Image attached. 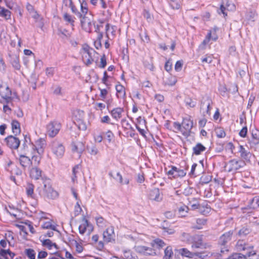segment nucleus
I'll return each instance as SVG.
<instances>
[{"label":"nucleus","instance_id":"nucleus-37","mask_svg":"<svg viewBox=\"0 0 259 259\" xmlns=\"http://www.w3.org/2000/svg\"><path fill=\"white\" fill-rule=\"evenodd\" d=\"M96 221L97 226L101 229L106 227L108 225V222L102 217H97Z\"/></svg>","mask_w":259,"mask_h":259},{"label":"nucleus","instance_id":"nucleus-12","mask_svg":"<svg viewBox=\"0 0 259 259\" xmlns=\"http://www.w3.org/2000/svg\"><path fill=\"white\" fill-rule=\"evenodd\" d=\"M167 174L174 178L184 177L186 175V169L172 166L171 169L167 171Z\"/></svg>","mask_w":259,"mask_h":259},{"label":"nucleus","instance_id":"nucleus-23","mask_svg":"<svg viewBox=\"0 0 259 259\" xmlns=\"http://www.w3.org/2000/svg\"><path fill=\"white\" fill-rule=\"evenodd\" d=\"M42 154L37 153L36 152H32V156L30 164L32 166H37L39 165L41 159Z\"/></svg>","mask_w":259,"mask_h":259},{"label":"nucleus","instance_id":"nucleus-28","mask_svg":"<svg viewBox=\"0 0 259 259\" xmlns=\"http://www.w3.org/2000/svg\"><path fill=\"white\" fill-rule=\"evenodd\" d=\"M207 220L205 218H197L196 219V224L193 226L195 229H202L207 225Z\"/></svg>","mask_w":259,"mask_h":259},{"label":"nucleus","instance_id":"nucleus-33","mask_svg":"<svg viewBox=\"0 0 259 259\" xmlns=\"http://www.w3.org/2000/svg\"><path fill=\"white\" fill-rule=\"evenodd\" d=\"M12 130L14 134L16 136L20 134L21 132L19 122L16 120H13L11 122Z\"/></svg>","mask_w":259,"mask_h":259},{"label":"nucleus","instance_id":"nucleus-35","mask_svg":"<svg viewBox=\"0 0 259 259\" xmlns=\"http://www.w3.org/2000/svg\"><path fill=\"white\" fill-rule=\"evenodd\" d=\"M195 202L194 203H192V204H191V202H190L191 207L194 210V209H199L200 212L203 214H205L206 213H207L209 212V211L210 210V207H206V209L202 211L201 209L200 205L198 203V202L196 201V200L195 199Z\"/></svg>","mask_w":259,"mask_h":259},{"label":"nucleus","instance_id":"nucleus-21","mask_svg":"<svg viewBox=\"0 0 259 259\" xmlns=\"http://www.w3.org/2000/svg\"><path fill=\"white\" fill-rule=\"evenodd\" d=\"M233 235L232 231L227 232L223 234L219 239V243L221 245H225L227 243L231 240Z\"/></svg>","mask_w":259,"mask_h":259},{"label":"nucleus","instance_id":"nucleus-20","mask_svg":"<svg viewBox=\"0 0 259 259\" xmlns=\"http://www.w3.org/2000/svg\"><path fill=\"white\" fill-rule=\"evenodd\" d=\"M235 248L236 250L241 251L252 249L253 248V246L249 245L243 240H239L236 243Z\"/></svg>","mask_w":259,"mask_h":259},{"label":"nucleus","instance_id":"nucleus-64","mask_svg":"<svg viewBox=\"0 0 259 259\" xmlns=\"http://www.w3.org/2000/svg\"><path fill=\"white\" fill-rule=\"evenodd\" d=\"M183 61L179 60L177 61L175 66V69L176 71H180L181 70L182 66H183Z\"/></svg>","mask_w":259,"mask_h":259},{"label":"nucleus","instance_id":"nucleus-5","mask_svg":"<svg viewBox=\"0 0 259 259\" xmlns=\"http://www.w3.org/2000/svg\"><path fill=\"white\" fill-rule=\"evenodd\" d=\"M39 195L49 199H55L58 196V192L54 190L49 181L44 183V188L42 191L39 192Z\"/></svg>","mask_w":259,"mask_h":259},{"label":"nucleus","instance_id":"nucleus-47","mask_svg":"<svg viewBox=\"0 0 259 259\" xmlns=\"http://www.w3.org/2000/svg\"><path fill=\"white\" fill-rule=\"evenodd\" d=\"M189 208L188 206L186 205H183L181 206L179 208V215L181 217H185L187 215L188 211Z\"/></svg>","mask_w":259,"mask_h":259},{"label":"nucleus","instance_id":"nucleus-51","mask_svg":"<svg viewBox=\"0 0 259 259\" xmlns=\"http://www.w3.org/2000/svg\"><path fill=\"white\" fill-rule=\"evenodd\" d=\"M63 18L65 21L70 23L72 26H74V18L72 17L70 14L66 13L63 15Z\"/></svg>","mask_w":259,"mask_h":259},{"label":"nucleus","instance_id":"nucleus-53","mask_svg":"<svg viewBox=\"0 0 259 259\" xmlns=\"http://www.w3.org/2000/svg\"><path fill=\"white\" fill-rule=\"evenodd\" d=\"M185 103L188 108H193L196 105V102L193 101L191 98L187 97L185 99Z\"/></svg>","mask_w":259,"mask_h":259},{"label":"nucleus","instance_id":"nucleus-6","mask_svg":"<svg viewBox=\"0 0 259 259\" xmlns=\"http://www.w3.org/2000/svg\"><path fill=\"white\" fill-rule=\"evenodd\" d=\"M52 152L57 157H62L65 152V148L62 143L58 141L54 140L52 142L51 145Z\"/></svg>","mask_w":259,"mask_h":259},{"label":"nucleus","instance_id":"nucleus-58","mask_svg":"<svg viewBox=\"0 0 259 259\" xmlns=\"http://www.w3.org/2000/svg\"><path fill=\"white\" fill-rule=\"evenodd\" d=\"M219 91L222 96H225L228 90L225 84H222L220 85L219 88Z\"/></svg>","mask_w":259,"mask_h":259},{"label":"nucleus","instance_id":"nucleus-45","mask_svg":"<svg viewBox=\"0 0 259 259\" xmlns=\"http://www.w3.org/2000/svg\"><path fill=\"white\" fill-rule=\"evenodd\" d=\"M103 36V33H99L98 34L97 39L94 41V46L97 49H99L102 47L101 40Z\"/></svg>","mask_w":259,"mask_h":259},{"label":"nucleus","instance_id":"nucleus-44","mask_svg":"<svg viewBox=\"0 0 259 259\" xmlns=\"http://www.w3.org/2000/svg\"><path fill=\"white\" fill-rule=\"evenodd\" d=\"M152 244L153 247L157 248H160L165 245L163 240L158 238L154 240Z\"/></svg>","mask_w":259,"mask_h":259},{"label":"nucleus","instance_id":"nucleus-59","mask_svg":"<svg viewBox=\"0 0 259 259\" xmlns=\"http://www.w3.org/2000/svg\"><path fill=\"white\" fill-rule=\"evenodd\" d=\"M230 7V5H228V7ZM227 10H229V8H227L223 5H221L220 9L218 11V13L219 14H221V13L223 14L224 16L225 17L227 15V12H226Z\"/></svg>","mask_w":259,"mask_h":259},{"label":"nucleus","instance_id":"nucleus-31","mask_svg":"<svg viewBox=\"0 0 259 259\" xmlns=\"http://www.w3.org/2000/svg\"><path fill=\"white\" fill-rule=\"evenodd\" d=\"M206 150L205 147H204L201 143H197L193 148V154L198 155H200L202 152H204Z\"/></svg>","mask_w":259,"mask_h":259},{"label":"nucleus","instance_id":"nucleus-2","mask_svg":"<svg viewBox=\"0 0 259 259\" xmlns=\"http://www.w3.org/2000/svg\"><path fill=\"white\" fill-rule=\"evenodd\" d=\"M179 252L183 256L194 259H205L210 257L213 255V253L212 252L208 251L192 252L186 248L180 249L179 250Z\"/></svg>","mask_w":259,"mask_h":259},{"label":"nucleus","instance_id":"nucleus-16","mask_svg":"<svg viewBox=\"0 0 259 259\" xmlns=\"http://www.w3.org/2000/svg\"><path fill=\"white\" fill-rule=\"evenodd\" d=\"M148 197L150 200L160 202L162 200L163 195L158 188H154L149 191Z\"/></svg>","mask_w":259,"mask_h":259},{"label":"nucleus","instance_id":"nucleus-9","mask_svg":"<svg viewBox=\"0 0 259 259\" xmlns=\"http://www.w3.org/2000/svg\"><path fill=\"white\" fill-rule=\"evenodd\" d=\"M80 19L82 29L87 32H90L92 30L93 25H94L93 16L89 14V15L84 16Z\"/></svg>","mask_w":259,"mask_h":259},{"label":"nucleus","instance_id":"nucleus-40","mask_svg":"<svg viewBox=\"0 0 259 259\" xmlns=\"http://www.w3.org/2000/svg\"><path fill=\"white\" fill-rule=\"evenodd\" d=\"M251 231L250 228L245 226L242 227L238 232V235L240 237H244L249 234Z\"/></svg>","mask_w":259,"mask_h":259},{"label":"nucleus","instance_id":"nucleus-34","mask_svg":"<svg viewBox=\"0 0 259 259\" xmlns=\"http://www.w3.org/2000/svg\"><path fill=\"white\" fill-rule=\"evenodd\" d=\"M116 29L115 27L113 25H110L109 24L107 23L106 25V36L110 38V35L113 36L115 34Z\"/></svg>","mask_w":259,"mask_h":259},{"label":"nucleus","instance_id":"nucleus-32","mask_svg":"<svg viewBox=\"0 0 259 259\" xmlns=\"http://www.w3.org/2000/svg\"><path fill=\"white\" fill-rule=\"evenodd\" d=\"M34 186L31 183H28L25 187L26 194L28 197L35 199V196L34 194Z\"/></svg>","mask_w":259,"mask_h":259},{"label":"nucleus","instance_id":"nucleus-14","mask_svg":"<svg viewBox=\"0 0 259 259\" xmlns=\"http://www.w3.org/2000/svg\"><path fill=\"white\" fill-rule=\"evenodd\" d=\"M212 102L211 98L207 96H204L202 98L201 103V109L205 110L206 113L210 114V111L211 109L210 105L212 104Z\"/></svg>","mask_w":259,"mask_h":259},{"label":"nucleus","instance_id":"nucleus-13","mask_svg":"<svg viewBox=\"0 0 259 259\" xmlns=\"http://www.w3.org/2000/svg\"><path fill=\"white\" fill-rule=\"evenodd\" d=\"M245 162L242 160L232 159L229 161L228 165L229 166V171H235L244 167Z\"/></svg>","mask_w":259,"mask_h":259},{"label":"nucleus","instance_id":"nucleus-42","mask_svg":"<svg viewBox=\"0 0 259 259\" xmlns=\"http://www.w3.org/2000/svg\"><path fill=\"white\" fill-rule=\"evenodd\" d=\"M113 178L117 182H118L120 184H125L127 185L129 183V180L127 179H124L123 180L122 179V177L121 174L119 172H118L116 174V176L114 177Z\"/></svg>","mask_w":259,"mask_h":259},{"label":"nucleus","instance_id":"nucleus-50","mask_svg":"<svg viewBox=\"0 0 259 259\" xmlns=\"http://www.w3.org/2000/svg\"><path fill=\"white\" fill-rule=\"evenodd\" d=\"M24 252L29 259H35V252L33 249H26Z\"/></svg>","mask_w":259,"mask_h":259},{"label":"nucleus","instance_id":"nucleus-19","mask_svg":"<svg viewBox=\"0 0 259 259\" xmlns=\"http://www.w3.org/2000/svg\"><path fill=\"white\" fill-rule=\"evenodd\" d=\"M10 62L13 67L16 70H20L21 65L19 61V56L15 54H11L9 55Z\"/></svg>","mask_w":259,"mask_h":259},{"label":"nucleus","instance_id":"nucleus-39","mask_svg":"<svg viewBox=\"0 0 259 259\" xmlns=\"http://www.w3.org/2000/svg\"><path fill=\"white\" fill-rule=\"evenodd\" d=\"M0 9V17L4 18L6 20L11 19V12L9 10L1 7Z\"/></svg>","mask_w":259,"mask_h":259},{"label":"nucleus","instance_id":"nucleus-10","mask_svg":"<svg viewBox=\"0 0 259 259\" xmlns=\"http://www.w3.org/2000/svg\"><path fill=\"white\" fill-rule=\"evenodd\" d=\"M61 127V124L57 121H53L49 123L47 127V134L50 137L56 136Z\"/></svg>","mask_w":259,"mask_h":259},{"label":"nucleus","instance_id":"nucleus-56","mask_svg":"<svg viewBox=\"0 0 259 259\" xmlns=\"http://www.w3.org/2000/svg\"><path fill=\"white\" fill-rule=\"evenodd\" d=\"M213 60V57L211 55H206L204 58L201 59L202 62L211 63Z\"/></svg>","mask_w":259,"mask_h":259},{"label":"nucleus","instance_id":"nucleus-49","mask_svg":"<svg viewBox=\"0 0 259 259\" xmlns=\"http://www.w3.org/2000/svg\"><path fill=\"white\" fill-rule=\"evenodd\" d=\"M41 226L44 229H50L53 231H57L56 226L52 224L51 221L44 222Z\"/></svg>","mask_w":259,"mask_h":259},{"label":"nucleus","instance_id":"nucleus-7","mask_svg":"<svg viewBox=\"0 0 259 259\" xmlns=\"http://www.w3.org/2000/svg\"><path fill=\"white\" fill-rule=\"evenodd\" d=\"M95 53L96 52L94 50L90 48L88 46L83 48L81 53L83 61L86 65H89L93 62L94 59L92 57V55L95 54Z\"/></svg>","mask_w":259,"mask_h":259},{"label":"nucleus","instance_id":"nucleus-43","mask_svg":"<svg viewBox=\"0 0 259 259\" xmlns=\"http://www.w3.org/2000/svg\"><path fill=\"white\" fill-rule=\"evenodd\" d=\"M80 10H81V12L80 13H81V18L82 17H83L84 16L89 15V14H88V5H87V3L84 1L81 3Z\"/></svg>","mask_w":259,"mask_h":259},{"label":"nucleus","instance_id":"nucleus-30","mask_svg":"<svg viewBox=\"0 0 259 259\" xmlns=\"http://www.w3.org/2000/svg\"><path fill=\"white\" fill-rule=\"evenodd\" d=\"M42 245L47 247L49 249H52L53 248H55V252H54V254L57 253V250L58 249V247L57 245L55 243H53L50 239H45L42 242Z\"/></svg>","mask_w":259,"mask_h":259},{"label":"nucleus","instance_id":"nucleus-8","mask_svg":"<svg viewBox=\"0 0 259 259\" xmlns=\"http://www.w3.org/2000/svg\"><path fill=\"white\" fill-rule=\"evenodd\" d=\"M78 229L80 234H86L87 235H90L93 231L94 227L85 218L83 217L81 224L78 227Z\"/></svg>","mask_w":259,"mask_h":259},{"label":"nucleus","instance_id":"nucleus-17","mask_svg":"<svg viewBox=\"0 0 259 259\" xmlns=\"http://www.w3.org/2000/svg\"><path fill=\"white\" fill-rule=\"evenodd\" d=\"M45 146V140L43 139H39L35 142V144L34 145H31V147L33 151L43 154Z\"/></svg>","mask_w":259,"mask_h":259},{"label":"nucleus","instance_id":"nucleus-60","mask_svg":"<svg viewBox=\"0 0 259 259\" xmlns=\"http://www.w3.org/2000/svg\"><path fill=\"white\" fill-rule=\"evenodd\" d=\"M216 134L217 137L221 138H224L226 136L225 131L221 128H219L216 130Z\"/></svg>","mask_w":259,"mask_h":259},{"label":"nucleus","instance_id":"nucleus-22","mask_svg":"<svg viewBox=\"0 0 259 259\" xmlns=\"http://www.w3.org/2000/svg\"><path fill=\"white\" fill-rule=\"evenodd\" d=\"M138 251L144 255H153L156 254V252L154 249L146 246L138 247Z\"/></svg>","mask_w":259,"mask_h":259},{"label":"nucleus","instance_id":"nucleus-24","mask_svg":"<svg viewBox=\"0 0 259 259\" xmlns=\"http://www.w3.org/2000/svg\"><path fill=\"white\" fill-rule=\"evenodd\" d=\"M19 161L21 166L25 169L30 165L31 159L25 155L20 154L19 157Z\"/></svg>","mask_w":259,"mask_h":259},{"label":"nucleus","instance_id":"nucleus-55","mask_svg":"<svg viewBox=\"0 0 259 259\" xmlns=\"http://www.w3.org/2000/svg\"><path fill=\"white\" fill-rule=\"evenodd\" d=\"M70 6L72 11V12L75 14L78 18H81V13L78 11L76 7L73 5L72 2H70Z\"/></svg>","mask_w":259,"mask_h":259},{"label":"nucleus","instance_id":"nucleus-57","mask_svg":"<svg viewBox=\"0 0 259 259\" xmlns=\"http://www.w3.org/2000/svg\"><path fill=\"white\" fill-rule=\"evenodd\" d=\"M16 165L12 161H10L6 165L5 169L7 171H9L11 174H12L13 171V166Z\"/></svg>","mask_w":259,"mask_h":259},{"label":"nucleus","instance_id":"nucleus-48","mask_svg":"<svg viewBox=\"0 0 259 259\" xmlns=\"http://www.w3.org/2000/svg\"><path fill=\"white\" fill-rule=\"evenodd\" d=\"M87 149L88 152L92 155H96L99 152L97 146L94 145H92V146H88Z\"/></svg>","mask_w":259,"mask_h":259},{"label":"nucleus","instance_id":"nucleus-3","mask_svg":"<svg viewBox=\"0 0 259 259\" xmlns=\"http://www.w3.org/2000/svg\"><path fill=\"white\" fill-rule=\"evenodd\" d=\"M0 96L5 100L6 103H11V105H12V100L15 98H17L16 94L15 93L12 94L8 85L4 82L0 83Z\"/></svg>","mask_w":259,"mask_h":259},{"label":"nucleus","instance_id":"nucleus-1","mask_svg":"<svg viewBox=\"0 0 259 259\" xmlns=\"http://www.w3.org/2000/svg\"><path fill=\"white\" fill-rule=\"evenodd\" d=\"M193 125V121L189 117L184 118L181 123L178 122H175L173 125L176 130L180 132L185 137H188L190 135Z\"/></svg>","mask_w":259,"mask_h":259},{"label":"nucleus","instance_id":"nucleus-25","mask_svg":"<svg viewBox=\"0 0 259 259\" xmlns=\"http://www.w3.org/2000/svg\"><path fill=\"white\" fill-rule=\"evenodd\" d=\"M239 152L240 154V157L247 161L250 160L251 157V153L246 150L243 146L240 145L239 147Z\"/></svg>","mask_w":259,"mask_h":259},{"label":"nucleus","instance_id":"nucleus-62","mask_svg":"<svg viewBox=\"0 0 259 259\" xmlns=\"http://www.w3.org/2000/svg\"><path fill=\"white\" fill-rule=\"evenodd\" d=\"M74 245H75L76 250L77 252L80 253L83 250V247L77 241L73 240Z\"/></svg>","mask_w":259,"mask_h":259},{"label":"nucleus","instance_id":"nucleus-18","mask_svg":"<svg viewBox=\"0 0 259 259\" xmlns=\"http://www.w3.org/2000/svg\"><path fill=\"white\" fill-rule=\"evenodd\" d=\"M41 170L37 166H33L29 170V175L32 179H39L41 177Z\"/></svg>","mask_w":259,"mask_h":259},{"label":"nucleus","instance_id":"nucleus-29","mask_svg":"<svg viewBox=\"0 0 259 259\" xmlns=\"http://www.w3.org/2000/svg\"><path fill=\"white\" fill-rule=\"evenodd\" d=\"M116 96L118 99H123L125 97L126 93L124 87L120 84H117L115 87Z\"/></svg>","mask_w":259,"mask_h":259},{"label":"nucleus","instance_id":"nucleus-54","mask_svg":"<svg viewBox=\"0 0 259 259\" xmlns=\"http://www.w3.org/2000/svg\"><path fill=\"white\" fill-rule=\"evenodd\" d=\"M247 259L246 256L241 253H235L229 256L227 259Z\"/></svg>","mask_w":259,"mask_h":259},{"label":"nucleus","instance_id":"nucleus-52","mask_svg":"<svg viewBox=\"0 0 259 259\" xmlns=\"http://www.w3.org/2000/svg\"><path fill=\"white\" fill-rule=\"evenodd\" d=\"M252 249L247 250V252L246 255H245L247 257V259H257V256L256 252Z\"/></svg>","mask_w":259,"mask_h":259},{"label":"nucleus","instance_id":"nucleus-26","mask_svg":"<svg viewBox=\"0 0 259 259\" xmlns=\"http://www.w3.org/2000/svg\"><path fill=\"white\" fill-rule=\"evenodd\" d=\"M123 112V109L121 107H117L113 109L110 113L113 118L116 120H118L122 117V113Z\"/></svg>","mask_w":259,"mask_h":259},{"label":"nucleus","instance_id":"nucleus-41","mask_svg":"<svg viewBox=\"0 0 259 259\" xmlns=\"http://www.w3.org/2000/svg\"><path fill=\"white\" fill-rule=\"evenodd\" d=\"M80 170V165L79 164L76 165L72 169V176L71 177L72 181L73 183L77 182V175L79 173Z\"/></svg>","mask_w":259,"mask_h":259},{"label":"nucleus","instance_id":"nucleus-27","mask_svg":"<svg viewBox=\"0 0 259 259\" xmlns=\"http://www.w3.org/2000/svg\"><path fill=\"white\" fill-rule=\"evenodd\" d=\"M72 150L73 152L81 154L84 150V144L79 141L73 142L72 144Z\"/></svg>","mask_w":259,"mask_h":259},{"label":"nucleus","instance_id":"nucleus-61","mask_svg":"<svg viewBox=\"0 0 259 259\" xmlns=\"http://www.w3.org/2000/svg\"><path fill=\"white\" fill-rule=\"evenodd\" d=\"M163 233L165 235V234L168 235H171L174 233L175 230L173 229L169 228L167 227H162Z\"/></svg>","mask_w":259,"mask_h":259},{"label":"nucleus","instance_id":"nucleus-15","mask_svg":"<svg viewBox=\"0 0 259 259\" xmlns=\"http://www.w3.org/2000/svg\"><path fill=\"white\" fill-rule=\"evenodd\" d=\"M103 239L105 242H110L115 239L114 228L112 226L108 227L103 234Z\"/></svg>","mask_w":259,"mask_h":259},{"label":"nucleus","instance_id":"nucleus-36","mask_svg":"<svg viewBox=\"0 0 259 259\" xmlns=\"http://www.w3.org/2000/svg\"><path fill=\"white\" fill-rule=\"evenodd\" d=\"M177 81L176 76L171 75H169L167 77H165L164 80L165 84L169 86L174 85Z\"/></svg>","mask_w":259,"mask_h":259},{"label":"nucleus","instance_id":"nucleus-11","mask_svg":"<svg viewBox=\"0 0 259 259\" xmlns=\"http://www.w3.org/2000/svg\"><path fill=\"white\" fill-rule=\"evenodd\" d=\"M7 146L11 149H17L19 147L20 141L13 136H9L5 139Z\"/></svg>","mask_w":259,"mask_h":259},{"label":"nucleus","instance_id":"nucleus-4","mask_svg":"<svg viewBox=\"0 0 259 259\" xmlns=\"http://www.w3.org/2000/svg\"><path fill=\"white\" fill-rule=\"evenodd\" d=\"M190 244L192 249H209L211 247L210 243L203 241V235L199 234L193 235Z\"/></svg>","mask_w":259,"mask_h":259},{"label":"nucleus","instance_id":"nucleus-63","mask_svg":"<svg viewBox=\"0 0 259 259\" xmlns=\"http://www.w3.org/2000/svg\"><path fill=\"white\" fill-rule=\"evenodd\" d=\"M253 208H256L259 206V196L254 197L252 200Z\"/></svg>","mask_w":259,"mask_h":259},{"label":"nucleus","instance_id":"nucleus-46","mask_svg":"<svg viewBox=\"0 0 259 259\" xmlns=\"http://www.w3.org/2000/svg\"><path fill=\"white\" fill-rule=\"evenodd\" d=\"M173 255V252L170 247H167L164 250V255L163 259H171Z\"/></svg>","mask_w":259,"mask_h":259},{"label":"nucleus","instance_id":"nucleus-38","mask_svg":"<svg viewBox=\"0 0 259 259\" xmlns=\"http://www.w3.org/2000/svg\"><path fill=\"white\" fill-rule=\"evenodd\" d=\"M192 237L193 235H191L190 234L186 232H183L181 234L180 238L183 242L190 244Z\"/></svg>","mask_w":259,"mask_h":259}]
</instances>
